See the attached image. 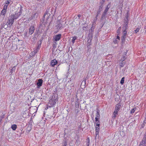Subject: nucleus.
I'll use <instances>...</instances> for the list:
<instances>
[{
  "instance_id": "c756f323",
  "label": "nucleus",
  "mask_w": 146,
  "mask_h": 146,
  "mask_svg": "<svg viewBox=\"0 0 146 146\" xmlns=\"http://www.w3.org/2000/svg\"><path fill=\"white\" fill-rule=\"evenodd\" d=\"M103 1H104L105 0H102Z\"/></svg>"
},
{
  "instance_id": "c85d7f7f",
  "label": "nucleus",
  "mask_w": 146,
  "mask_h": 146,
  "mask_svg": "<svg viewBox=\"0 0 146 146\" xmlns=\"http://www.w3.org/2000/svg\"><path fill=\"white\" fill-rule=\"evenodd\" d=\"M58 19H61V17H58Z\"/></svg>"
},
{
  "instance_id": "6ab92c4d",
  "label": "nucleus",
  "mask_w": 146,
  "mask_h": 146,
  "mask_svg": "<svg viewBox=\"0 0 146 146\" xmlns=\"http://www.w3.org/2000/svg\"><path fill=\"white\" fill-rule=\"evenodd\" d=\"M124 78L123 77L121 78V80L120 81V83L122 85L124 83Z\"/></svg>"
},
{
  "instance_id": "cd10ccee",
  "label": "nucleus",
  "mask_w": 146,
  "mask_h": 146,
  "mask_svg": "<svg viewBox=\"0 0 146 146\" xmlns=\"http://www.w3.org/2000/svg\"><path fill=\"white\" fill-rule=\"evenodd\" d=\"M48 107H49L48 106V104L47 105H46V107L45 108L46 109V110L47 109Z\"/></svg>"
},
{
  "instance_id": "412c9836",
  "label": "nucleus",
  "mask_w": 146,
  "mask_h": 146,
  "mask_svg": "<svg viewBox=\"0 0 146 146\" xmlns=\"http://www.w3.org/2000/svg\"><path fill=\"white\" fill-rule=\"evenodd\" d=\"M76 39V38L75 37H74L73 38L72 41V42L73 44L74 43V42H75V40Z\"/></svg>"
},
{
  "instance_id": "9d476101",
  "label": "nucleus",
  "mask_w": 146,
  "mask_h": 146,
  "mask_svg": "<svg viewBox=\"0 0 146 146\" xmlns=\"http://www.w3.org/2000/svg\"><path fill=\"white\" fill-rule=\"evenodd\" d=\"M35 28L34 26H31L29 29V33L30 35H32L34 32Z\"/></svg>"
},
{
  "instance_id": "ddd939ff",
  "label": "nucleus",
  "mask_w": 146,
  "mask_h": 146,
  "mask_svg": "<svg viewBox=\"0 0 146 146\" xmlns=\"http://www.w3.org/2000/svg\"><path fill=\"white\" fill-rule=\"evenodd\" d=\"M141 145H143L144 146H146V137H145L142 141L141 143Z\"/></svg>"
},
{
  "instance_id": "0eeeda50",
  "label": "nucleus",
  "mask_w": 146,
  "mask_h": 146,
  "mask_svg": "<svg viewBox=\"0 0 146 146\" xmlns=\"http://www.w3.org/2000/svg\"><path fill=\"white\" fill-rule=\"evenodd\" d=\"M96 137L98 134L99 131L100 130V125L99 123H96Z\"/></svg>"
},
{
  "instance_id": "39448f33",
  "label": "nucleus",
  "mask_w": 146,
  "mask_h": 146,
  "mask_svg": "<svg viewBox=\"0 0 146 146\" xmlns=\"http://www.w3.org/2000/svg\"><path fill=\"white\" fill-rule=\"evenodd\" d=\"M100 110L98 109H97L96 113V117L95 118L96 123H99V119L100 118Z\"/></svg>"
},
{
  "instance_id": "6e6552de",
  "label": "nucleus",
  "mask_w": 146,
  "mask_h": 146,
  "mask_svg": "<svg viewBox=\"0 0 146 146\" xmlns=\"http://www.w3.org/2000/svg\"><path fill=\"white\" fill-rule=\"evenodd\" d=\"M61 37V35L58 34L54 36L53 37L54 41H57L60 40Z\"/></svg>"
},
{
  "instance_id": "7ed1b4c3",
  "label": "nucleus",
  "mask_w": 146,
  "mask_h": 146,
  "mask_svg": "<svg viewBox=\"0 0 146 146\" xmlns=\"http://www.w3.org/2000/svg\"><path fill=\"white\" fill-rule=\"evenodd\" d=\"M121 105L119 103L115 106V109L113 115V117L115 118L117 114L118 111L119 110Z\"/></svg>"
},
{
  "instance_id": "aec40b11",
  "label": "nucleus",
  "mask_w": 146,
  "mask_h": 146,
  "mask_svg": "<svg viewBox=\"0 0 146 146\" xmlns=\"http://www.w3.org/2000/svg\"><path fill=\"white\" fill-rule=\"evenodd\" d=\"M136 110V108H134L133 109H132L131 111V113H133Z\"/></svg>"
},
{
  "instance_id": "a211bd4d",
  "label": "nucleus",
  "mask_w": 146,
  "mask_h": 146,
  "mask_svg": "<svg viewBox=\"0 0 146 146\" xmlns=\"http://www.w3.org/2000/svg\"><path fill=\"white\" fill-rule=\"evenodd\" d=\"M6 11V10H2L1 12V15L4 16L5 15Z\"/></svg>"
},
{
  "instance_id": "f257e3e1",
  "label": "nucleus",
  "mask_w": 146,
  "mask_h": 146,
  "mask_svg": "<svg viewBox=\"0 0 146 146\" xmlns=\"http://www.w3.org/2000/svg\"><path fill=\"white\" fill-rule=\"evenodd\" d=\"M24 9L22 6H20V8L19 10L15 13V15H12L10 16L9 17V19L7 23L8 25L10 27L12 25L14 22L15 19L18 18L21 14L23 11Z\"/></svg>"
},
{
  "instance_id": "393cba45",
  "label": "nucleus",
  "mask_w": 146,
  "mask_h": 146,
  "mask_svg": "<svg viewBox=\"0 0 146 146\" xmlns=\"http://www.w3.org/2000/svg\"><path fill=\"white\" fill-rule=\"evenodd\" d=\"M15 67H16V66H14L13 68H12L11 70V71L10 72L11 73V74L13 72L12 71H13V70H15Z\"/></svg>"
},
{
  "instance_id": "f03ea898",
  "label": "nucleus",
  "mask_w": 146,
  "mask_h": 146,
  "mask_svg": "<svg viewBox=\"0 0 146 146\" xmlns=\"http://www.w3.org/2000/svg\"><path fill=\"white\" fill-rule=\"evenodd\" d=\"M58 100V98L57 97L52 96V98L49 100L48 103V106L49 108L54 106Z\"/></svg>"
},
{
  "instance_id": "9b49d317",
  "label": "nucleus",
  "mask_w": 146,
  "mask_h": 146,
  "mask_svg": "<svg viewBox=\"0 0 146 146\" xmlns=\"http://www.w3.org/2000/svg\"><path fill=\"white\" fill-rule=\"evenodd\" d=\"M57 63V61L55 59H54L51 60L50 63L51 66H54Z\"/></svg>"
},
{
  "instance_id": "bb28decb",
  "label": "nucleus",
  "mask_w": 146,
  "mask_h": 146,
  "mask_svg": "<svg viewBox=\"0 0 146 146\" xmlns=\"http://www.w3.org/2000/svg\"><path fill=\"white\" fill-rule=\"evenodd\" d=\"M38 50V48H37L35 50H34V52L35 54L36 53Z\"/></svg>"
},
{
  "instance_id": "1a4fd4ad",
  "label": "nucleus",
  "mask_w": 146,
  "mask_h": 146,
  "mask_svg": "<svg viewBox=\"0 0 146 146\" xmlns=\"http://www.w3.org/2000/svg\"><path fill=\"white\" fill-rule=\"evenodd\" d=\"M42 83L43 80L41 79H39L38 80V82L36 84L37 88H39V87L42 86Z\"/></svg>"
},
{
  "instance_id": "2eb2a0df",
  "label": "nucleus",
  "mask_w": 146,
  "mask_h": 146,
  "mask_svg": "<svg viewBox=\"0 0 146 146\" xmlns=\"http://www.w3.org/2000/svg\"><path fill=\"white\" fill-rule=\"evenodd\" d=\"M17 128V125L15 124H13L11 126V128L13 130H15Z\"/></svg>"
},
{
  "instance_id": "423d86ee",
  "label": "nucleus",
  "mask_w": 146,
  "mask_h": 146,
  "mask_svg": "<svg viewBox=\"0 0 146 146\" xmlns=\"http://www.w3.org/2000/svg\"><path fill=\"white\" fill-rule=\"evenodd\" d=\"M125 59V57L124 56H123L122 58L119 61V66L120 68H121L123 67L124 65L125 62L124 61V60Z\"/></svg>"
},
{
  "instance_id": "b1692460",
  "label": "nucleus",
  "mask_w": 146,
  "mask_h": 146,
  "mask_svg": "<svg viewBox=\"0 0 146 146\" xmlns=\"http://www.w3.org/2000/svg\"><path fill=\"white\" fill-rule=\"evenodd\" d=\"M7 8V7L6 5H4L3 10H6V11Z\"/></svg>"
},
{
  "instance_id": "4be33fe9",
  "label": "nucleus",
  "mask_w": 146,
  "mask_h": 146,
  "mask_svg": "<svg viewBox=\"0 0 146 146\" xmlns=\"http://www.w3.org/2000/svg\"><path fill=\"white\" fill-rule=\"evenodd\" d=\"M88 142L86 143V146H89L90 140L88 138Z\"/></svg>"
},
{
  "instance_id": "f3484780",
  "label": "nucleus",
  "mask_w": 146,
  "mask_h": 146,
  "mask_svg": "<svg viewBox=\"0 0 146 146\" xmlns=\"http://www.w3.org/2000/svg\"><path fill=\"white\" fill-rule=\"evenodd\" d=\"M10 3V0H8L5 3L4 5H6L7 7H8L9 4Z\"/></svg>"
},
{
  "instance_id": "4468645a",
  "label": "nucleus",
  "mask_w": 146,
  "mask_h": 146,
  "mask_svg": "<svg viewBox=\"0 0 146 146\" xmlns=\"http://www.w3.org/2000/svg\"><path fill=\"white\" fill-rule=\"evenodd\" d=\"M120 39V37L117 36V38L113 40V42L114 44H116L119 41Z\"/></svg>"
},
{
  "instance_id": "f8f14e48",
  "label": "nucleus",
  "mask_w": 146,
  "mask_h": 146,
  "mask_svg": "<svg viewBox=\"0 0 146 146\" xmlns=\"http://www.w3.org/2000/svg\"><path fill=\"white\" fill-rule=\"evenodd\" d=\"M103 3H102L101 5L99 7V10L97 12V16H98V15L100 13L101 11L102 10L103 7Z\"/></svg>"
},
{
  "instance_id": "20e7f679",
  "label": "nucleus",
  "mask_w": 146,
  "mask_h": 146,
  "mask_svg": "<svg viewBox=\"0 0 146 146\" xmlns=\"http://www.w3.org/2000/svg\"><path fill=\"white\" fill-rule=\"evenodd\" d=\"M110 3H109L105 7L103 14L102 15V17H104L107 15L108 9L110 8Z\"/></svg>"
},
{
  "instance_id": "7c9ffc66",
  "label": "nucleus",
  "mask_w": 146,
  "mask_h": 146,
  "mask_svg": "<svg viewBox=\"0 0 146 146\" xmlns=\"http://www.w3.org/2000/svg\"><path fill=\"white\" fill-rule=\"evenodd\" d=\"M65 146H66V145H65Z\"/></svg>"
},
{
  "instance_id": "a878e982",
  "label": "nucleus",
  "mask_w": 146,
  "mask_h": 146,
  "mask_svg": "<svg viewBox=\"0 0 146 146\" xmlns=\"http://www.w3.org/2000/svg\"><path fill=\"white\" fill-rule=\"evenodd\" d=\"M121 27H119L118 29L117 30V32L118 33H119L120 32V31L121 30Z\"/></svg>"
},
{
  "instance_id": "dca6fc26",
  "label": "nucleus",
  "mask_w": 146,
  "mask_h": 146,
  "mask_svg": "<svg viewBox=\"0 0 146 146\" xmlns=\"http://www.w3.org/2000/svg\"><path fill=\"white\" fill-rule=\"evenodd\" d=\"M126 30H124L123 32V38H122V40L123 41V40L125 38V36L127 32L125 31Z\"/></svg>"
},
{
  "instance_id": "5701e85b",
  "label": "nucleus",
  "mask_w": 146,
  "mask_h": 146,
  "mask_svg": "<svg viewBox=\"0 0 146 146\" xmlns=\"http://www.w3.org/2000/svg\"><path fill=\"white\" fill-rule=\"evenodd\" d=\"M139 30V28H137L136 30H135V33H137L138 32Z\"/></svg>"
}]
</instances>
